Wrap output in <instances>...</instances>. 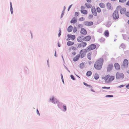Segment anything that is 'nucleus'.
Masks as SVG:
<instances>
[{
  "label": "nucleus",
  "instance_id": "f257e3e1",
  "mask_svg": "<svg viewBox=\"0 0 129 129\" xmlns=\"http://www.w3.org/2000/svg\"><path fill=\"white\" fill-rule=\"evenodd\" d=\"M104 62L103 58H100L94 64V67L97 70H100L102 68Z\"/></svg>",
  "mask_w": 129,
  "mask_h": 129
},
{
  "label": "nucleus",
  "instance_id": "f03ea898",
  "mask_svg": "<svg viewBox=\"0 0 129 129\" xmlns=\"http://www.w3.org/2000/svg\"><path fill=\"white\" fill-rule=\"evenodd\" d=\"M86 53V49H82L80 51L79 55L81 58H83L85 56Z\"/></svg>",
  "mask_w": 129,
  "mask_h": 129
},
{
  "label": "nucleus",
  "instance_id": "7ed1b4c3",
  "mask_svg": "<svg viewBox=\"0 0 129 129\" xmlns=\"http://www.w3.org/2000/svg\"><path fill=\"white\" fill-rule=\"evenodd\" d=\"M112 16L114 19L116 20L118 18L119 16L118 11L117 10L115 11L112 14Z\"/></svg>",
  "mask_w": 129,
  "mask_h": 129
},
{
  "label": "nucleus",
  "instance_id": "20e7f679",
  "mask_svg": "<svg viewBox=\"0 0 129 129\" xmlns=\"http://www.w3.org/2000/svg\"><path fill=\"white\" fill-rule=\"evenodd\" d=\"M116 77L118 79H122L124 77V75L122 73L117 72L116 75Z\"/></svg>",
  "mask_w": 129,
  "mask_h": 129
},
{
  "label": "nucleus",
  "instance_id": "39448f33",
  "mask_svg": "<svg viewBox=\"0 0 129 129\" xmlns=\"http://www.w3.org/2000/svg\"><path fill=\"white\" fill-rule=\"evenodd\" d=\"M96 46L94 44H92L88 46L87 48V49L88 51H90L95 49L96 47Z\"/></svg>",
  "mask_w": 129,
  "mask_h": 129
},
{
  "label": "nucleus",
  "instance_id": "423d86ee",
  "mask_svg": "<svg viewBox=\"0 0 129 129\" xmlns=\"http://www.w3.org/2000/svg\"><path fill=\"white\" fill-rule=\"evenodd\" d=\"M87 43L85 42H82L78 44V46L79 48H84L87 45Z\"/></svg>",
  "mask_w": 129,
  "mask_h": 129
},
{
  "label": "nucleus",
  "instance_id": "0eeeda50",
  "mask_svg": "<svg viewBox=\"0 0 129 129\" xmlns=\"http://www.w3.org/2000/svg\"><path fill=\"white\" fill-rule=\"evenodd\" d=\"M81 10L80 11L81 12L84 14L86 15L87 13V10H84L85 9L84 7L83 6H81Z\"/></svg>",
  "mask_w": 129,
  "mask_h": 129
},
{
  "label": "nucleus",
  "instance_id": "6e6552de",
  "mask_svg": "<svg viewBox=\"0 0 129 129\" xmlns=\"http://www.w3.org/2000/svg\"><path fill=\"white\" fill-rule=\"evenodd\" d=\"M91 12L92 14L95 16H96L97 13L96 11L95 8V7L93 6L91 9Z\"/></svg>",
  "mask_w": 129,
  "mask_h": 129
},
{
  "label": "nucleus",
  "instance_id": "1a4fd4ad",
  "mask_svg": "<svg viewBox=\"0 0 129 129\" xmlns=\"http://www.w3.org/2000/svg\"><path fill=\"white\" fill-rule=\"evenodd\" d=\"M113 67V65L112 64H109L107 68V71L108 72H110L112 69Z\"/></svg>",
  "mask_w": 129,
  "mask_h": 129
},
{
  "label": "nucleus",
  "instance_id": "9d476101",
  "mask_svg": "<svg viewBox=\"0 0 129 129\" xmlns=\"http://www.w3.org/2000/svg\"><path fill=\"white\" fill-rule=\"evenodd\" d=\"M80 33L83 35H86L87 34V32L86 30L84 28H82L80 30Z\"/></svg>",
  "mask_w": 129,
  "mask_h": 129
},
{
  "label": "nucleus",
  "instance_id": "9b49d317",
  "mask_svg": "<svg viewBox=\"0 0 129 129\" xmlns=\"http://www.w3.org/2000/svg\"><path fill=\"white\" fill-rule=\"evenodd\" d=\"M84 24L86 26H91L93 24V23L92 21L88 22L86 21L84 22Z\"/></svg>",
  "mask_w": 129,
  "mask_h": 129
},
{
  "label": "nucleus",
  "instance_id": "f8f14e48",
  "mask_svg": "<svg viewBox=\"0 0 129 129\" xmlns=\"http://www.w3.org/2000/svg\"><path fill=\"white\" fill-rule=\"evenodd\" d=\"M91 38V37L90 36H87L84 38V41H89Z\"/></svg>",
  "mask_w": 129,
  "mask_h": 129
},
{
  "label": "nucleus",
  "instance_id": "ddd939ff",
  "mask_svg": "<svg viewBox=\"0 0 129 129\" xmlns=\"http://www.w3.org/2000/svg\"><path fill=\"white\" fill-rule=\"evenodd\" d=\"M78 41L79 42H82L84 41V38L83 36H79L77 38Z\"/></svg>",
  "mask_w": 129,
  "mask_h": 129
},
{
  "label": "nucleus",
  "instance_id": "4468645a",
  "mask_svg": "<svg viewBox=\"0 0 129 129\" xmlns=\"http://www.w3.org/2000/svg\"><path fill=\"white\" fill-rule=\"evenodd\" d=\"M128 60L127 59H125L123 61L122 66H127L128 65Z\"/></svg>",
  "mask_w": 129,
  "mask_h": 129
},
{
  "label": "nucleus",
  "instance_id": "2eb2a0df",
  "mask_svg": "<svg viewBox=\"0 0 129 129\" xmlns=\"http://www.w3.org/2000/svg\"><path fill=\"white\" fill-rule=\"evenodd\" d=\"M114 67L117 70H119L120 69V66L119 64L117 63H116L114 64Z\"/></svg>",
  "mask_w": 129,
  "mask_h": 129
},
{
  "label": "nucleus",
  "instance_id": "dca6fc26",
  "mask_svg": "<svg viewBox=\"0 0 129 129\" xmlns=\"http://www.w3.org/2000/svg\"><path fill=\"white\" fill-rule=\"evenodd\" d=\"M110 76V75H107L105 76V77H103V78L104 79L106 82H107V81H108Z\"/></svg>",
  "mask_w": 129,
  "mask_h": 129
},
{
  "label": "nucleus",
  "instance_id": "f3484780",
  "mask_svg": "<svg viewBox=\"0 0 129 129\" xmlns=\"http://www.w3.org/2000/svg\"><path fill=\"white\" fill-rule=\"evenodd\" d=\"M114 79V76H111L110 77H109V79L108 80V81H107V82H110L111 81H112Z\"/></svg>",
  "mask_w": 129,
  "mask_h": 129
},
{
  "label": "nucleus",
  "instance_id": "a211bd4d",
  "mask_svg": "<svg viewBox=\"0 0 129 129\" xmlns=\"http://www.w3.org/2000/svg\"><path fill=\"white\" fill-rule=\"evenodd\" d=\"M126 11V9L125 8H122L120 11V13L121 14H124Z\"/></svg>",
  "mask_w": 129,
  "mask_h": 129
},
{
  "label": "nucleus",
  "instance_id": "6ab92c4d",
  "mask_svg": "<svg viewBox=\"0 0 129 129\" xmlns=\"http://www.w3.org/2000/svg\"><path fill=\"white\" fill-rule=\"evenodd\" d=\"M67 36L68 38H70L72 40H74L75 38V36L74 35H68Z\"/></svg>",
  "mask_w": 129,
  "mask_h": 129
},
{
  "label": "nucleus",
  "instance_id": "aec40b11",
  "mask_svg": "<svg viewBox=\"0 0 129 129\" xmlns=\"http://www.w3.org/2000/svg\"><path fill=\"white\" fill-rule=\"evenodd\" d=\"M77 22V19L75 18L74 17L72 18L71 21V23L74 24Z\"/></svg>",
  "mask_w": 129,
  "mask_h": 129
},
{
  "label": "nucleus",
  "instance_id": "412c9836",
  "mask_svg": "<svg viewBox=\"0 0 129 129\" xmlns=\"http://www.w3.org/2000/svg\"><path fill=\"white\" fill-rule=\"evenodd\" d=\"M104 35L106 37L109 36V32L108 30H105L104 33Z\"/></svg>",
  "mask_w": 129,
  "mask_h": 129
},
{
  "label": "nucleus",
  "instance_id": "4be33fe9",
  "mask_svg": "<svg viewBox=\"0 0 129 129\" xmlns=\"http://www.w3.org/2000/svg\"><path fill=\"white\" fill-rule=\"evenodd\" d=\"M80 56L79 55H77L76 56L73 58V61H76L78 60L79 59Z\"/></svg>",
  "mask_w": 129,
  "mask_h": 129
},
{
  "label": "nucleus",
  "instance_id": "5701e85b",
  "mask_svg": "<svg viewBox=\"0 0 129 129\" xmlns=\"http://www.w3.org/2000/svg\"><path fill=\"white\" fill-rule=\"evenodd\" d=\"M107 7L108 9L110 10L111 8V4L109 3H108L107 4Z\"/></svg>",
  "mask_w": 129,
  "mask_h": 129
},
{
  "label": "nucleus",
  "instance_id": "b1692460",
  "mask_svg": "<svg viewBox=\"0 0 129 129\" xmlns=\"http://www.w3.org/2000/svg\"><path fill=\"white\" fill-rule=\"evenodd\" d=\"M91 53H88L87 55V57L88 58V59L90 60L91 59Z\"/></svg>",
  "mask_w": 129,
  "mask_h": 129
},
{
  "label": "nucleus",
  "instance_id": "393cba45",
  "mask_svg": "<svg viewBox=\"0 0 129 129\" xmlns=\"http://www.w3.org/2000/svg\"><path fill=\"white\" fill-rule=\"evenodd\" d=\"M72 29L73 27L71 25H70L68 27L67 30L68 32H71L72 31Z\"/></svg>",
  "mask_w": 129,
  "mask_h": 129
},
{
  "label": "nucleus",
  "instance_id": "a878e982",
  "mask_svg": "<svg viewBox=\"0 0 129 129\" xmlns=\"http://www.w3.org/2000/svg\"><path fill=\"white\" fill-rule=\"evenodd\" d=\"M99 78V75L97 73H95L94 76V79L96 80H97Z\"/></svg>",
  "mask_w": 129,
  "mask_h": 129
},
{
  "label": "nucleus",
  "instance_id": "bb28decb",
  "mask_svg": "<svg viewBox=\"0 0 129 129\" xmlns=\"http://www.w3.org/2000/svg\"><path fill=\"white\" fill-rule=\"evenodd\" d=\"M99 5L100 7L102 8H104L105 7V5L104 4L102 3H100Z\"/></svg>",
  "mask_w": 129,
  "mask_h": 129
},
{
  "label": "nucleus",
  "instance_id": "cd10ccee",
  "mask_svg": "<svg viewBox=\"0 0 129 129\" xmlns=\"http://www.w3.org/2000/svg\"><path fill=\"white\" fill-rule=\"evenodd\" d=\"M74 42L71 41H69L67 43V45L68 46H71L74 44Z\"/></svg>",
  "mask_w": 129,
  "mask_h": 129
},
{
  "label": "nucleus",
  "instance_id": "c85d7f7f",
  "mask_svg": "<svg viewBox=\"0 0 129 129\" xmlns=\"http://www.w3.org/2000/svg\"><path fill=\"white\" fill-rule=\"evenodd\" d=\"M92 73L91 71H89L87 72L86 73V75L87 76H89L91 75Z\"/></svg>",
  "mask_w": 129,
  "mask_h": 129
},
{
  "label": "nucleus",
  "instance_id": "c756f323",
  "mask_svg": "<svg viewBox=\"0 0 129 129\" xmlns=\"http://www.w3.org/2000/svg\"><path fill=\"white\" fill-rule=\"evenodd\" d=\"M85 5L86 7L88 8H90L92 7V5L88 3L85 4Z\"/></svg>",
  "mask_w": 129,
  "mask_h": 129
},
{
  "label": "nucleus",
  "instance_id": "7c9ffc66",
  "mask_svg": "<svg viewBox=\"0 0 129 129\" xmlns=\"http://www.w3.org/2000/svg\"><path fill=\"white\" fill-rule=\"evenodd\" d=\"M76 49V48L74 46H72L71 47H70L69 49V51H71L72 50H74Z\"/></svg>",
  "mask_w": 129,
  "mask_h": 129
},
{
  "label": "nucleus",
  "instance_id": "2f4dec72",
  "mask_svg": "<svg viewBox=\"0 0 129 129\" xmlns=\"http://www.w3.org/2000/svg\"><path fill=\"white\" fill-rule=\"evenodd\" d=\"M84 67V64L83 62L81 63L80 64V67L81 69H83Z\"/></svg>",
  "mask_w": 129,
  "mask_h": 129
},
{
  "label": "nucleus",
  "instance_id": "473e14b6",
  "mask_svg": "<svg viewBox=\"0 0 129 129\" xmlns=\"http://www.w3.org/2000/svg\"><path fill=\"white\" fill-rule=\"evenodd\" d=\"M96 10L98 13H100L101 12V9L99 7H98L96 8Z\"/></svg>",
  "mask_w": 129,
  "mask_h": 129
},
{
  "label": "nucleus",
  "instance_id": "72a5a7b5",
  "mask_svg": "<svg viewBox=\"0 0 129 129\" xmlns=\"http://www.w3.org/2000/svg\"><path fill=\"white\" fill-rule=\"evenodd\" d=\"M126 0H119V2L120 3H123L125 2Z\"/></svg>",
  "mask_w": 129,
  "mask_h": 129
},
{
  "label": "nucleus",
  "instance_id": "f704fd0d",
  "mask_svg": "<svg viewBox=\"0 0 129 129\" xmlns=\"http://www.w3.org/2000/svg\"><path fill=\"white\" fill-rule=\"evenodd\" d=\"M110 88V87H102V89H109Z\"/></svg>",
  "mask_w": 129,
  "mask_h": 129
},
{
  "label": "nucleus",
  "instance_id": "c9c22d12",
  "mask_svg": "<svg viewBox=\"0 0 129 129\" xmlns=\"http://www.w3.org/2000/svg\"><path fill=\"white\" fill-rule=\"evenodd\" d=\"M84 18L83 17H81L79 19V20L80 21H82L84 20Z\"/></svg>",
  "mask_w": 129,
  "mask_h": 129
},
{
  "label": "nucleus",
  "instance_id": "e433bc0d",
  "mask_svg": "<svg viewBox=\"0 0 129 129\" xmlns=\"http://www.w3.org/2000/svg\"><path fill=\"white\" fill-rule=\"evenodd\" d=\"M113 96V95H107L105 96L106 97H112Z\"/></svg>",
  "mask_w": 129,
  "mask_h": 129
},
{
  "label": "nucleus",
  "instance_id": "4c0bfd02",
  "mask_svg": "<svg viewBox=\"0 0 129 129\" xmlns=\"http://www.w3.org/2000/svg\"><path fill=\"white\" fill-rule=\"evenodd\" d=\"M63 107L64 109V110H63V111H66L67 110L66 106H63Z\"/></svg>",
  "mask_w": 129,
  "mask_h": 129
},
{
  "label": "nucleus",
  "instance_id": "58836bf2",
  "mask_svg": "<svg viewBox=\"0 0 129 129\" xmlns=\"http://www.w3.org/2000/svg\"><path fill=\"white\" fill-rule=\"evenodd\" d=\"M77 30L76 28L75 27L73 29V31L74 33L76 32Z\"/></svg>",
  "mask_w": 129,
  "mask_h": 129
},
{
  "label": "nucleus",
  "instance_id": "ea45409f",
  "mask_svg": "<svg viewBox=\"0 0 129 129\" xmlns=\"http://www.w3.org/2000/svg\"><path fill=\"white\" fill-rule=\"evenodd\" d=\"M58 102V101L57 100H54L52 101V102L54 104H55V103H56Z\"/></svg>",
  "mask_w": 129,
  "mask_h": 129
},
{
  "label": "nucleus",
  "instance_id": "a19ab883",
  "mask_svg": "<svg viewBox=\"0 0 129 129\" xmlns=\"http://www.w3.org/2000/svg\"><path fill=\"white\" fill-rule=\"evenodd\" d=\"M93 16L92 15H90L88 16V18L89 19H91L92 18Z\"/></svg>",
  "mask_w": 129,
  "mask_h": 129
},
{
  "label": "nucleus",
  "instance_id": "79ce46f5",
  "mask_svg": "<svg viewBox=\"0 0 129 129\" xmlns=\"http://www.w3.org/2000/svg\"><path fill=\"white\" fill-rule=\"evenodd\" d=\"M71 78L73 80H75V78H74V76L72 75H71Z\"/></svg>",
  "mask_w": 129,
  "mask_h": 129
},
{
  "label": "nucleus",
  "instance_id": "37998d69",
  "mask_svg": "<svg viewBox=\"0 0 129 129\" xmlns=\"http://www.w3.org/2000/svg\"><path fill=\"white\" fill-rule=\"evenodd\" d=\"M79 15V13L77 12H76L75 14V16H77Z\"/></svg>",
  "mask_w": 129,
  "mask_h": 129
},
{
  "label": "nucleus",
  "instance_id": "c03bdc74",
  "mask_svg": "<svg viewBox=\"0 0 129 129\" xmlns=\"http://www.w3.org/2000/svg\"><path fill=\"white\" fill-rule=\"evenodd\" d=\"M54 100V96H52V98L50 99V101H53Z\"/></svg>",
  "mask_w": 129,
  "mask_h": 129
},
{
  "label": "nucleus",
  "instance_id": "a18cd8bd",
  "mask_svg": "<svg viewBox=\"0 0 129 129\" xmlns=\"http://www.w3.org/2000/svg\"><path fill=\"white\" fill-rule=\"evenodd\" d=\"M125 15L126 16L129 17V12H126L125 14Z\"/></svg>",
  "mask_w": 129,
  "mask_h": 129
},
{
  "label": "nucleus",
  "instance_id": "49530a36",
  "mask_svg": "<svg viewBox=\"0 0 129 129\" xmlns=\"http://www.w3.org/2000/svg\"><path fill=\"white\" fill-rule=\"evenodd\" d=\"M37 114L39 116L40 115V113H39V111H38V110L37 109Z\"/></svg>",
  "mask_w": 129,
  "mask_h": 129
},
{
  "label": "nucleus",
  "instance_id": "de8ad7c7",
  "mask_svg": "<svg viewBox=\"0 0 129 129\" xmlns=\"http://www.w3.org/2000/svg\"><path fill=\"white\" fill-rule=\"evenodd\" d=\"M72 54L74 55H75L76 54V52H72Z\"/></svg>",
  "mask_w": 129,
  "mask_h": 129
},
{
  "label": "nucleus",
  "instance_id": "09e8293b",
  "mask_svg": "<svg viewBox=\"0 0 129 129\" xmlns=\"http://www.w3.org/2000/svg\"><path fill=\"white\" fill-rule=\"evenodd\" d=\"M124 86L123 85H121L119 86L118 87H119V88H121V87H123Z\"/></svg>",
  "mask_w": 129,
  "mask_h": 129
},
{
  "label": "nucleus",
  "instance_id": "8fccbe9b",
  "mask_svg": "<svg viewBox=\"0 0 129 129\" xmlns=\"http://www.w3.org/2000/svg\"><path fill=\"white\" fill-rule=\"evenodd\" d=\"M86 1L87 2L91 3V0H86Z\"/></svg>",
  "mask_w": 129,
  "mask_h": 129
},
{
  "label": "nucleus",
  "instance_id": "3c124183",
  "mask_svg": "<svg viewBox=\"0 0 129 129\" xmlns=\"http://www.w3.org/2000/svg\"><path fill=\"white\" fill-rule=\"evenodd\" d=\"M126 5L129 6V1H128V2H127L126 3Z\"/></svg>",
  "mask_w": 129,
  "mask_h": 129
},
{
  "label": "nucleus",
  "instance_id": "603ef678",
  "mask_svg": "<svg viewBox=\"0 0 129 129\" xmlns=\"http://www.w3.org/2000/svg\"><path fill=\"white\" fill-rule=\"evenodd\" d=\"M10 11L11 12V13L12 14L13 13V8L10 9Z\"/></svg>",
  "mask_w": 129,
  "mask_h": 129
},
{
  "label": "nucleus",
  "instance_id": "864d4df0",
  "mask_svg": "<svg viewBox=\"0 0 129 129\" xmlns=\"http://www.w3.org/2000/svg\"><path fill=\"white\" fill-rule=\"evenodd\" d=\"M10 9H12V3L11 2L10 3Z\"/></svg>",
  "mask_w": 129,
  "mask_h": 129
},
{
  "label": "nucleus",
  "instance_id": "5fc2aeb1",
  "mask_svg": "<svg viewBox=\"0 0 129 129\" xmlns=\"http://www.w3.org/2000/svg\"><path fill=\"white\" fill-rule=\"evenodd\" d=\"M82 26V25L80 24H78V27L80 28V27H81Z\"/></svg>",
  "mask_w": 129,
  "mask_h": 129
},
{
  "label": "nucleus",
  "instance_id": "6e6d98bb",
  "mask_svg": "<svg viewBox=\"0 0 129 129\" xmlns=\"http://www.w3.org/2000/svg\"><path fill=\"white\" fill-rule=\"evenodd\" d=\"M61 77L62 80H63V77L62 75L61 74Z\"/></svg>",
  "mask_w": 129,
  "mask_h": 129
},
{
  "label": "nucleus",
  "instance_id": "4d7b16f0",
  "mask_svg": "<svg viewBox=\"0 0 129 129\" xmlns=\"http://www.w3.org/2000/svg\"><path fill=\"white\" fill-rule=\"evenodd\" d=\"M129 84H127V85L126 86V88H129Z\"/></svg>",
  "mask_w": 129,
  "mask_h": 129
},
{
  "label": "nucleus",
  "instance_id": "13d9d810",
  "mask_svg": "<svg viewBox=\"0 0 129 129\" xmlns=\"http://www.w3.org/2000/svg\"><path fill=\"white\" fill-rule=\"evenodd\" d=\"M84 84L86 86H88L87 84L85 82H84Z\"/></svg>",
  "mask_w": 129,
  "mask_h": 129
},
{
  "label": "nucleus",
  "instance_id": "bf43d9fd",
  "mask_svg": "<svg viewBox=\"0 0 129 129\" xmlns=\"http://www.w3.org/2000/svg\"><path fill=\"white\" fill-rule=\"evenodd\" d=\"M58 46L59 47H60V44L58 43Z\"/></svg>",
  "mask_w": 129,
  "mask_h": 129
},
{
  "label": "nucleus",
  "instance_id": "052dcab7",
  "mask_svg": "<svg viewBox=\"0 0 129 129\" xmlns=\"http://www.w3.org/2000/svg\"><path fill=\"white\" fill-rule=\"evenodd\" d=\"M60 35H61V33H59L58 34V36L59 37H60Z\"/></svg>",
  "mask_w": 129,
  "mask_h": 129
},
{
  "label": "nucleus",
  "instance_id": "680f3d73",
  "mask_svg": "<svg viewBox=\"0 0 129 129\" xmlns=\"http://www.w3.org/2000/svg\"><path fill=\"white\" fill-rule=\"evenodd\" d=\"M59 33H61V29H60V28L59 29Z\"/></svg>",
  "mask_w": 129,
  "mask_h": 129
},
{
  "label": "nucleus",
  "instance_id": "e2e57ef3",
  "mask_svg": "<svg viewBox=\"0 0 129 129\" xmlns=\"http://www.w3.org/2000/svg\"><path fill=\"white\" fill-rule=\"evenodd\" d=\"M72 6V5H70V6H69V8H71V7Z\"/></svg>",
  "mask_w": 129,
  "mask_h": 129
},
{
  "label": "nucleus",
  "instance_id": "0e129e2a",
  "mask_svg": "<svg viewBox=\"0 0 129 129\" xmlns=\"http://www.w3.org/2000/svg\"><path fill=\"white\" fill-rule=\"evenodd\" d=\"M64 10H65L66 9V7L65 6L64 7Z\"/></svg>",
  "mask_w": 129,
  "mask_h": 129
},
{
  "label": "nucleus",
  "instance_id": "69168bd1",
  "mask_svg": "<svg viewBox=\"0 0 129 129\" xmlns=\"http://www.w3.org/2000/svg\"><path fill=\"white\" fill-rule=\"evenodd\" d=\"M70 8H69H69H68V11H69V9H70Z\"/></svg>",
  "mask_w": 129,
  "mask_h": 129
},
{
  "label": "nucleus",
  "instance_id": "338daca9",
  "mask_svg": "<svg viewBox=\"0 0 129 129\" xmlns=\"http://www.w3.org/2000/svg\"><path fill=\"white\" fill-rule=\"evenodd\" d=\"M127 23L129 24V20L127 22Z\"/></svg>",
  "mask_w": 129,
  "mask_h": 129
},
{
  "label": "nucleus",
  "instance_id": "774afa93",
  "mask_svg": "<svg viewBox=\"0 0 129 129\" xmlns=\"http://www.w3.org/2000/svg\"><path fill=\"white\" fill-rule=\"evenodd\" d=\"M127 73L129 74V70L128 71H127Z\"/></svg>",
  "mask_w": 129,
  "mask_h": 129
}]
</instances>
